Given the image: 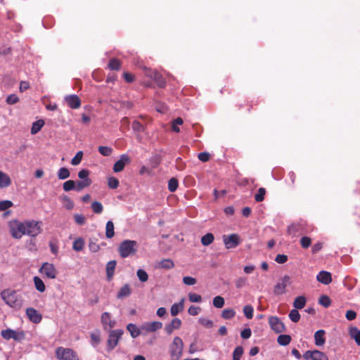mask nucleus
<instances>
[{
	"mask_svg": "<svg viewBox=\"0 0 360 360\" xmlns=\"http://www.w3.org/2000/svg\"><path fill=\"white\" fill-rule=\"evenodd\" d=\"M137 243L135 240H125L119 246L118 252L122 258L131 256L136 252Z\"/></svg>",
	"mask_w": 360,
	"mask_h": 360,
	"instance_id": "obj_1",
	"label": "nucleus"
},
{
	"mask_svg": "<svg viewBox=\"0 0 360 360\" xmlns=\"http://www.w3.org/2000/svg\"><path fill=\"white\" fill-rule=\"evenodd\" d=\"M184 342L181 338L176 336L169 345L171 360H179L183 354Z\"/></svg>",
	"mask_w": 360,
	"mask_h": 360,
	"instance_id": "obj_2",
	"label": "nucleus"
},
{
	"mask_svg": "<svg viewBox=\"0 0 360 360\" xmlns=\"http://www.w3.org/2000/svg\"><path fill=\"white\" fill-rule=\"evenodd\" d=\"M56 356L58 360H79V356L72 349L58 347L56 349Z\"/></svg>",
	"mask_w": 360,
	"mask_h": 360,
	"instance_id": "obj_3",
	"label": "nucleus"
},
{
	"mask_svg": "<svg viewBox=\"0 0 360 360\" xmlns=\"http://www.w3.org/2000/svg\"><path fill=\"white\" fill-rule=\"evenodd\" d=\"M89 174L90 172L86 169H83L78 172V177L81 180L75 182V190L77 191H81L91 184L92 181L89 177Z\"/></svg>",
	"mask_w": 360,
	"mask_h": 360,
	"instance_id": "obj_4",
	"label": "nucleus"
},
{
	"mask_svg": "<svg viewBox=\"0 0 360 360\" xmlns=\"http://www.w3.org/2000/svg\"><path fill=\"white\" fill-rule=\"evenodd\" d=\"M9 228L11 236L16 239L20 238L26 232L25 223L17 220L10 221Z\"/></svg>",
	"mask_w": 360,
	"mask_h": 360,
	"instance_id": "obj_5",
	"label": "nucleus"
},
{
	"mask_svg": "<svg viewBox=\"0 0 360 360\" xmlns=\"http://www.w3.org/2000/svg\"><path fill=\"white\" fill-rule=\"evenodd\" d=\"M124 331L122 329L112 330L110 331L107 341L108 350H112L117 345Z\"/></svg>",
	"mask_w": 360,
	"mask_h": 360,
	"instance_id": "obj_6",
	"label": "nucleus"
},
{
	"mask_svg": "<svg viewBox=\"0 0 360 360\" xmlns=\"http://www.w3.org/2000/svg\"><path fill=\"white\" fill-rule=\"evenodd\" d=\"M25 234L31 236L36 237L41 233L42 229L41 227V222L34 220L25 221Z\"/></svg>",
	"mask_w": 360,
	"mask_h": 360,
	"instance_id": "obj_7",
	"label": "nucleus"
},
{
	"mask_svg": "<svg viewBox=\"0 0 360 360\" xmlns=\"http://www.w3.org/2000/svg\"><path fill=\"white\" fill-rule=\"evenodd\" d=\"M1 297L6 303L11 307H19L21 305L20 300L17 299L14 291L4 290L1 292Z\"/></svg>",
	"mask_w": 360,
	"mask_h": 360,
	"instance_id": "obj_8",
	"label": "nucleus"
},
{
	"mask_svg": "<svg viewBox=\"0 0 360 360\" xmlns=\"http://www.w3.org/2000/svg\"><path fill=\"white\" fill-rule=\"evenodd\" d=\"M269 324L271 329L276 333H282L286 330L285 324L278 316H270L269 318Z\"/></svg>",
	"mask_w": 360,
	"mask_h": 360,
	"instance_id": "obj_9",
	"label": "nucleus"
},
{
	"mask_svg": "<svg viewBox=\"0 0 360 360\" xmlns=\"http://www.w3.org/2000/svg\"><path fill=\"white\" fill-rule=\"evenodd\" d=\"M223 242L226 249L236 248L240 244V238L238 234L232 233L229 236H223Z\"/></svg>",
	"mask_w": 360,
	"mask_h": 360,
	"instance_id": "obj_10",
	"label": "nucleus"
},
{
	"mask_svg": "<svg viewBox=\"0 0 360 360\" xmlns=\"http://www.w3.org/2000/svg\"><path fill=\"white\" fill-rule=\"evenodd\" d=\"M1 335L6 340L13 339L20 341L25 338V333L23 332H16L10 328L1 330Z\"/></svg>",
	"mask_w": 360,
	"mask_h": 360,
	"instance_id": "obj_11",
	"label": "nucleus"
},
{
	"mask_svg": "<svg viewBox=\"0 0 360 360\" xmlns=\"http://www.w3.org/2000/svg\"><path fill=\"white\" fill-rule=\"evenodd\" d=\"M290 284V278L285 275L282 278L281 282L276 283L274 288V292L276 295H280L285 293L286 288Z\"/></svg>",
	"mask_w": 360,
	"mask_h": 360,
	"instance_id": "obj_12",
	"label": "nucleus"
},
{
	"mask_svg": "<svg viewBox=\"0 0 360 360\" xmlns=\"http://www.w3.org/2000/svg\"><path fill=\"white\" fill-rule=\"evenodd\" d=\"M40 271L49 278L54 279L57 276V270L53 264L45 262L42 264Z\"/></svg>",
	"mask_w": 360,
	"mask_h": 360,
	"instance_id": "obj_13",
	"label": "nucleus"
},
{
	"mask_svg": "<svg viewBox=\"0 0 360 360\" xmlns=\"http://www.w3.org/2000/svg\"><path fill=\"white\" fill-rule=\"evenodd\" d=\"M101 323L104 330H109L115 327L116 321L111 319V315L109 312H104L101 317Z\"/></svg>",
	"mask_w": 360,
	"mask_h": 360,
	"instance_id": "obj_14",
	"label": "nucleus"
},
{
	"mask_svg": "<svg viewBox=\"0 0 360 360\" xmlns=\"http://www.w3.org/2000/svg\"><path fill=\"white\" fill-rule=\"evenodd\" d=\"M129 162V157L126 154L122 155L120 158L114 164L113 171L115 172H122L124 169L125 165Z\"/></svg>",
	"mask_w": 360,
	"mask_h": 360,
	"instance_id": "obj_15",
	"label": "nucleus"
},
{
	"mask_svg": "<svg viewBox=\"0 0 360 360\" xmlns=\"http://www.w3.org/2000/svg\"><path fill=\"white\" fill-rule=\"evenodd\" d=\"M162 323L160 321L146 322L142 325L141 329L146 333H153L162 328Z\"/></svg>",
	"mask_w": 360,
	"mask_h": 360,
	"instance_id": "obj_16",
	"label": "nucleus"
},
{
	"mask_svg": "<svg viewBox=\"0 0 360 360\" xmlns=\"http://www.w3.org/2000/svg\"><path fill=\"white\" fill-rule=\"evenodd\" d=\"M26 314L29 319L34 323H40L42 319L41 315L32 307L26 309Z\"/></svg>",
	"mask_w": 360,
	"mask_h": 360,
	"instance_id": "obj_17",
	"label": "nucleus"
},
{
	"mask_svg": "<svg viewBox=\"0 0 360 360\" xmlns=\"http://www.w3.org/2000/svg\"><path fill=\"white\" fill-rule=\"evenodd\" d=\"M65 101L68 106L72 109H77L81 105V101L77 95H70L65 98Z\"/></svg>",
	"mask_w": 360,
	"mask_h": 360,
	"instance_id": "obj_18",
	"label": "nucleus"
},
{
	"mask_svg": "<svg viewBox=\"0 0 360 360\" xmlns=\"http://www.w3.org/2000/svg\"><path fill=\"white\" fill-rule=\"evenodd\" d=\"M181 326V321L178 318H174L170 323L165 326V330L168 335H171L174 330L180 328Z\"/></svg>",
	"mask_w": 360,
	"mask_h": 360,
	"instance_id": "obj_19",
	"label": "nucleus"
},
{
	"mask_svg": "<svg viewBox=\"0 0 360 360\" xmlns=\"http://www.w3.org/2000/svg\"><path fill=\"white\" fill-rule=\"evenodd\" d=\"M316 279L319 282L328 285L332 281L331 274L326 271H321L317 275Z\"/></svg>",
	"mask_w": 360,
	"mask_h": 360,
	"instance_id": "obj_20",
	"label": "nucleus"
},
{
	"mask_svg": "<svg viewBox=\"0 0 360 360\" xmlns=\"http://www.w3.org/2000/svg\"><path fill=\"white\" fill-rule=\"evenodd\" d=\"M326 332L324 330H319L314 334V341L316 346H323L326 342Z\"/></svg>",
	"mask_w": 360,
	"mask_h": 360,
	"instance_id": "obj_21",
	"label": "nucleus"
},
{
	"mask_svg": "<svg viewBox=\"0 0 360 360\" xmlns=\"http://www.w3.org/2000/svg\"><path fill=\"white\" fill-rule=\"evenodd\" d=\"M131 294V288L129 284L124 285L117 293V299H123Z\"/></svg>",
	"mask_w": 360,
	"mask_h": 360,
	"instance_id": "obj_22",
	"label": "nucleus"
},
{
	"mask_svg": "<svg viewBox=\"0 0 360 360\" xmlns=\"http://www.w3.org/2000/svg\"><path fill=\"white\" fill-rule=\"evenodd\" d=\"M117 262L115 260H110L106 264V274L108 281H110L114 276Z\"/></svg>",
	"mask_w": 360,
	"mask_h": 360,
	"instance_id": "obj_23",
	"label": "nucleus"
},
{
	"mask_svg": "<svg viewBox=\"0 0 360 360\" xmlns=\"http://www.w3.org/2000/svg\"><path fill=\"white\" fill-rule=\"evenodd\" d=\"M11 184L10 176L0 170V188H6Z\"/></svg>",
	"mask_w": 360,
	"mask_h": 360,
	"instance_id": "obj_24",
	"label": "nucleus"
},
{
	"mask_svg": "<svg viewBox=\"0 0 360 360\" xmlns=\"http://www.w3.org/2000/svg\"><path fill=\"white\" fill-rule=\"evenodd\" d=\"M153 79L155 81L156 84L160 88H164L166 86V81L162 77V75L156 71V72H153Z\"/></svg>",
	"mask_w": 360,
	"mask_h": 360,
	"instance_id": "obj_25",
	"label": "nucleus"
},
{
	"mask_svg": "<svg viewBox=\"0 0 360 360\" xmlns=\"http://www.w3.org/2000/svg\"><path fill=\"white\" fill-rule=\"evenodd\" d=\"M306 297L304 296L297 297L293 302V307L296 309H301L304 307L306 304Z\"/></svg>",
	"mask_w": 360,
	"mask_h": 360,
	"instance_id": "obj_26",
	"label": "nucleus"
},
{
	"mask_svg": "<svg viewBox=\"0 0 360 360\" xmlns=\"http://www.w3.org/2000/svg\"><path fill=\"white\" fill-rule=\"evenodd\" d=\"M349 333L351 338L355 340L356 343L359 346H360V330L356 327H351Z\"/></svg>",
	"mask_w": 360,
	"mask_h": 360,
	"instance_id": "obj_27",
	"label": "nucleus"
},
{
	"mask_svg": "<svg viewBox=\"0 0 360 360\" xmlns=\"http://www.w3.org/2000/svg\"><path fill=\"white\" fill-rule=\"evenodd\" d=\"M184 300L182 299L179 303H175L171 307V314L172 316L177 315L181 311L184 309Z\"/></svg>",
	"mask_w": 360,
	"mask_h": 360,
	"instance_id": "obj_28",
	"label": "nucleus"
},
{
	"mask_svg": "<svg viewBox=\"0 0 360 360\" xmlns=\"http://www.w3.org/2000/svg\"><path fill=\"white\" fill-rule=\"evenodd\" d=\"M127 329L130 333V335L133 338H137L141 334L140 329L134 323H129L127 326Z\"/></svg>",
	"mask_w": 360,
	"mask_h": 360,
	"instance_id": "obj_29",
	"label": "nucleus"
},
{
	"mask_svg": "<svg viewBox=\"0 0 360 360\" xmlns=\"http://www.w3.org/2000/svg\"><path fill=\"white\" fill-rule=\"evenodd\" d=\"M174 264L171 259H162L158 265V268L165 269H171L174 267Z\"/></svg>",
	"mask_w": 360,
	"mask_h": 360,
	"instance_id": "obj_30",
	"label": "nucleus"
},
{
	"mask_svg": "<svg viewBox=\"0 0 360 360\" xmlns=\"http://www.w3.org/2000/svg\"><path fill=\"white\" fill-rule=\"evenodd\" d=\"M214 236L212 233H207L201 238V243L204 246H208L213 243Z\"/></svg>",
	"mask_w": 360,
	"mask_h": 360,
	"instance_id": "obj_31",
	"label": "nucleus"
},
{
	"mask_svg": "<svg viewBox=\"0 0 360 360\" xmlns=\"http://www.w3.org/2000/svg\"><path fill=\"white\" fill-rule=\"evenodd\" d=\"M33 281L34 286L39 292H44L46 290L45 284L39 277L34 276Z\"/></svg>",
	"mask_w": 360,
	"mask_h": 360,
	"instance_id": "obj_32",
	"label": "nucleus"
},
{
	"mask_svg": "<svg viewBox=\"0 0 360 360\" xmlns=\"http://www.w3.org/2000/svg\"><path fill=\"white\" fill-rule=\"evenodd\" d=\"M114 224L112 221H108L105 226V236L108 238H111L114 236Z\"/></svg>",
	"mask_w": 360,
	"mask_h": 360,
	"instance_id": "obj_33",
	"label": "nucleus"
},
{
	"mask_svg": "<svg viewBox=\"0 0 360 360\" xmlns=\"http://www.w3.org/2000/svg\"><path fill=\"white\" fill-rule=\"evenodd\" d=\"M44 125V121L42 120H39L36 122H34L32 124V128H31V134H36L38 133L42 127Z\"/></svg>",
	"mask_w": 360,
	"mask_h": 360,
	"instance_id": "obj_34",
	"label": "nucleus"
},
{
	"mask_svg": "<svg viewBox=\"0 0 360 360\" xmlns=\"http://www.w3.org/2000/svg\"><path fill=\"white\" fill-rule=\"evenodd\" d=\"M291 340L289 335H280L277 338V342L281 346H286L290 344Z\"/></svg>",
	"mask_w": 360,
	"mask_h": 360,
	"instance_id": "obj_35",
	"label": "nucleus"
},
{
	"mask_svg": "<svg viewBox=\"0 0 360 360\" xmlns=\"http://www.w3.org/2000/svg\"><path fill=\"white\" fill-rule=\"evenodd\" d=\"M312 360H329L328 356L321 351L313 350Z\"/></svg>",
	"mask_w": 360,
	"mask_h": 360,
	"instance_id": "obj_36",
	"label": "nucleus"
},
{
	"mask_svg": "<svg viewBox=\"0 0 360 360\" xmlns=\"http://www.w3.org/2000/svg\"><path fill=\"white\" fill-rule=\"evenodd\" d=\"M57 175L59 179L63 180L68 179L70 176V173L68 168L61 167L58 169Z\"/></svg>",
	"mask_w": 360,
	"mask_h": 360,
	"instance_id": "obj_37",
	"label": "nucleus"
},
{
	"mask_svg": "<svg viewBox=\"0 0 360 360\" xmlns=\"http://www.w3.org/2000/svg\"><path fill=\"white\" fill-rule=\"evenodd\" d=\"M108 68L112 70H119L121 68V62L117 58H112L108 63Z\"/></svg>",
	"mask_w": 360,
	"mask_h": 360,
	"instance_id": "obj_38",
	"label": "nucleus"
},
{
	"mask_svg": "<svg viewBox=\"0 0 360 360\" xmlns=\"http://www.w3.org/2000/svg\"><path fill=\"white\" fill-rule=\"evenodd\" d=\"M84 246V241L82 238H77L74 242L72 245V248L75 251H82Z\"/></svg>",
	"mask_w": 360,
	"mask_h": 360,
	"instance_id": "obj_39",
	"label": "nucleus"
},
{
	"mask_svg": "<svg viewBox=\"0 0 360 360\" xmlns=\"http://www.w3.org/2000/svg\"><path fill=\"white\" fill-rule=\"evenodd\" d=\"M179 186V181L176 178H172L169 180L168 182V190L170 192H174L176 191Z\"/></svg>",
	"mask_w": 360,
	"mask_h": 360,
	"instance_id": "obj_40",
	"label": "nucleus"
},
{
	"mask_svg": "<svg viewBox=\"0 0 360 360\" xmlns=\"http://www.w3.org/2000/svg\"><path fill=\"white\" fill-rule=\"evenodd\" d=\"M62 201L63 202L64 207L67 210H71L73 209L75 205L74 202L69 197L66 195L62 197Z\"/></svg>",
	"mask_w": 360,
	"mask_h": 360,
	"instance_id": "obj_41",
	"label": "nucleus"
},
{
	"mask_svg": "<svg viewBox=\"0 0 360 360\" xmlns=\"http://www.w3.org/2000/svg\"><path fill=\"white\" fill-rule=\"evenodd\" d=\"M236 315V311L233 309H225L221 313V317L224 319H231Z\"/></svg>",
	"mask_w": 360,
	"mask_h": 360,
	"instance_id": "obj_42",
	"label": "nucleus"
},
{
	"mask_svg": "<svg viewBox=\"0 0 360 360\" xmlns=\"http://www.w3.org/2000/svg\"><path fill=\"white\" fill-rule=\"evenodd\" d=\"M266 194V190L264 188H259L257 191V193L255 195V200L256 202H260L264 200V196Z\"/></svg>",
	"mask_w": 360,
	"mask_h": 360,
	"instance_id": "obj_43",
	"label": "nucleus"
},
{
	"mask_svg": "<svg viewBox=\"0 0 360 360\" xmlns=\"http://www.w3.org/2000/svg\"><path fill=\"white\" fill-rule=\"evenodd\" d=\"M319 303L324 307H328L331 304V300L328 295H323L319 299Z\"/></svg>",
	"mask_w": 360,
	"mask_h": 360,
	"instance_id": "obj_44",
	"label": "nucleus"
},
{
	"mask_svg": "<svg viewBox=\"0 0 360 360\" xmlns=\"http://www.w3.org/2000/svg\"><path fill=\"white\" fill-rule=\"evenodd\" d=\"M288 316H289L290 319L294 323L298 322L300 319V314L296 309H292L290 311Z\"/></svg>",
	"mask_w": 360,
	"mask_h": 360,
	"instance_id": "obj_45",
	"label": "nucleus"
},
{
	"mask_svg": "<svg viewBox=\"0 0 360 360\" xmlns=\"http://www.w3.org/2000/svg\"><path fill=\"white\" fill-rule=\"evenodd\" d=\"M63 188L65 191L68 192L72 190H75V181L73 180H68L63 183Z\"/></svg>",
	"mask_w": 360,
	"mask_h": 360,
	"instance_id": "obj_46",
	"label": "nucleus"
},
{
	"mask_svg": "<svg viewBox=\"0 0 360 360\" xmlns=\"http://www.w3.org/2000/svg\"><path fill=\"white\" fill-rule=\"evenodd\" d=\"M91 208L96 214H101L103 210L102 204L98 201H94L91 203Z\"/></svg>",
	"mask_w": 360,
	"mask_h": 360,
	"instance_id": "obj_47",
	"label": "nucleus"
},
{
	"mask_svg": "<svg viewBox=\"0 0 360 360\" xmlns=\"http://www.w3.org/2000/svg\"><path fill=\"white\" fill-rule=\"evenodd\" d=\"M243 354V348L241 346H238L235 348L233 353V360H240Z\"/></svg>",
	"mask_w": 360,
	"mask_h": 360,
	"instance_id": "obj_48",
	"label": "nucleus"
},
{
	"mask_svg": "<svg viewBox=\"0 0 360 360\" xmlns=\"http://www.w3.org/2000/svg\"><path fill=\"white\" fill-rule=\"evenodd\" d=\"M253 311L254 309L251 305H246L243 307L244 315L248 319H251L253 317Z\"/></svg>",
	"mask_w": 360,
	"mask_h": 360,
	"instance_id": "obj_49",
	"label": "nucleus"
},
{
	"mask_svg": "<svg viewBox=\"0 0 360 360\" xmlns=\"http://www.w3.org/2000/svg\"><path fill=\"white\" fill-rule=\"evenodd\" d=\"M137 276L140 281L146 282L148 279V275L147 272L143 269H139L136 272Z\"/></svg>",
	"mask_w": 360,
	"mask_h": 360,
	"instance_id": "obj_50",
	"label": "nucleus"
},
{
	"mask_svg": "<svg viewBox=\"0 0 360 360\" xmlns=\"http://www.w3.org/2000/svg\"><path fill=\"white\" fill-rule=\"evenodd\" d=\"M98 152L103 156H110L112 153V148L108 146H99Z\"/></svg>",
	"mask_w": 360,
	"mask_h": 360,
	"instance_id": "obj_51",
	"label": "nucleus"
},
{
	"mask_svg": "<svg viewBox=\"0 0 360 360\" xmlns=\"http://www.w3.org/2000/svg\"><path fill=\"white\" fill-rule=\"evenodd\" d=\"M300 245L302 248L307 249L311 245V239L308 236H303L300 239Z\"/></svg>",
	"mask_w": 360,
	"mask_h": 360,
	"instance_id": "obj_52",
	"label": "nucleus"
},
{
	"mask_svg": "<svg viewBox=\"0 0 360 360\" xmlns=\"http://www.w3.org/2000/svg\"><path fill=\"white\" fill-rule=\"evenodd\" d=\"M213 305L216 308H222L224 305V299L221 296H216L213 299Z\"/></svg>",
	"mask_w": 360,
	"mask_h": 360,
	"instance_id": "obj_53",
	"label": "nucleus"
},
{
	"mask_svg": "<svg viewBox=\"0 0 360 360\" xmlns=\"http://www.w3.org/2000/svg\"><path fill=\"white\" fill-rule=\"evenodd\" d=\"M108 186L112 189H115L119 186V180L113 176L109 177L108 179Z\"/></svg>",
	"mask_w": 360,
	"mask_h": 360,
	"instance_id": "obj_54",
	"label": "nucleus"
},
{
	"mask_svg": "<svg viewBox=\"0 0 360 360\" xmlns=\"http://www.w3.org/2000/svg\"><path fill=\"white\" fill-rule=\"evenodd\" d=\"M82 158H83V152L78 151L76 153V155H75V157L72 159L71 164L72 165H78L81 162Z\"/></svg>",
	"mask_w": 360,
	"mask_h": 360,
	"instance_id": "obj_55",
	"label": "nucleus"
},
{
	"mask_svg": "<svg viewBox=\"0 0 360 360\" xmlns=\"http://www.w3.org/2000/svg\"><path fill=\"white\" fill-rule=\"evenodd\" d=\"M132 129L137 132H143L144 131L143 125L137 120H134L131 124Z\"/></svg>",
	"mask_w": 360,
	"mask_h": 360,
	"instance_id": "obj_56",
	"label": "nucleus"
},
{
	"mask_svg": "<svg viewBox=\"0 0 360 360\" xmlns=\"http://www.w3.org/2000/svg\"><path fill=\"white\" fill-rule=\"evenodd\" d=\"M198 321L200 324L207 328H211L213 327V322L210 319L205 318H200Z\"/></svg>",
	"mask_w": 360,
	"mask_h": 360,
	"instance_id": "obj_57",
	"label": "nucleus"
},
{
	"mask_svg": "<svg viewBox=\"0 0 360 360\" xmlns=\"http://www.w3.org/2000/svg\"><path fill=\"white\" fill-rule=\"evenodd\" d=\"M247 278L245 277H239L235 281V285L237 288H241L246 285Z\"/></svg>",
	"mask_w": 360,
	"mask_h": 360,
	"instance_id": "obj_58",
	"label": "nucleus"
},
{
	"mask_svg": "<svg viewBox=\"0 0 360 360\" xmlns=\"http://www.w3.org/2000/svg\"><path fill=\"white\" fill-rule=\"evenodd\" d=\"M13 202L11 200L0 201V211H4L13 206Z\"/></svg>",
	"mask_w": 360,
	"mask_h": 360,
	"instance_id": "obj_59",
	"label": "nucleus"
},
{
	"mask_svg": "<svg viewBox=\"0 0 360 360\" xmlns=\"http://www.w3.org/2000/svg\"><path fill=\"white\" fill-rule=\"evenodd\" d=\"M188 299L191 302H200L202 301L201 295L192 292L188 294Z\"/></svg>",
	"mask_w": 360,
	"mask_h": 360,
	"instance_id": "obj_60",
	"label": "nucleus"
},
{
	"mask_svg": "<svg viewBox=\"0 0 360 360\" xmlns=\"http://www.w3.org/2000/svg\"><path fill=\"white\" fill-rule=\"evenodd\" d=\"M19 101V98L15 94H11L6 98V103L8 105H13Z\"/></svg>",
	"mask_w": 360,
	"mask_h": 360,
	"instance_id": "obj_61",
	"label": "nucleus"
},
{
	"mask_svg": "<svg viewBox=\"0 0 360 360\" xmlns=\"http://www.w3.org/2000/svg\"><path fill=\"white\" fill-rule=\"evenodd\" d=\"M75 222L79 225H83L86 222V218L84 215L77 214L74 216Z\"/></svg>",
	"mask_w": 360,
	"mask_h": 360,
	"instance_id": "obj_62",
	"label": "nucleus"
},
{
	"mask_svg": "<svg viewBox=\"0 0 360 360\" xmlns=\"http://www.w3.org/2000/svg\"><path fill=\"white\" fill-rule=\"evenodd\" d=\"M183 282L185 285H193L196 283V279L191 276H185L183 278Z\"/></svg>",
	"mask_w": 360,
	"mask_h": 360,
	"instance_id": "obj_63",
	"label": "nucleus"
},
{
	"mask_svg": "<svg viewBox=\"0 0 360 360\" xmlns=\"http://www.w3.org/2000/svg\"><path fill=\"white\" fill-rule=\"evenodd\" d=\"M198 158L200 161L205 162L210 160V155L207 152H202L198 154Z\"/></svg>",
	"mask_w": 360,
	"mask_h": 360,
	"instance_id": "obj_64",
	"label": "nucleus"
}]
</instances>
